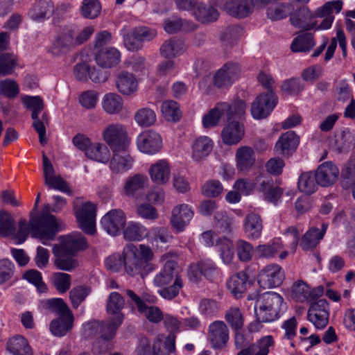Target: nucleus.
I'll return each mask as SVG.
<instances>
[{
	"mask_svg": "<svg viewBox=\"0 0 355 355\" xmlns=\"http://www.w3.org/2000/svg\"><path fill=\"white\" fill-rule=\"evenodd\" d=\"M154 257V252L149 245L128 244L124 247L122 255H110L105 260V265L112 272H119L123 267L128 275L144 279L155 270L150 263Z\"/></svg>",
	"mask_w": 355,
	"mask_h": 355,
	"instance_id": "f257e3e1",
	"label": "nucleus"
},
{
	"mask_svg": "<svg viewBox=\"0 0 355 355\" xmlns=\"http://www.w3.org/2000/svg\"><path fill=\"white\" fill-rule=\"evenodd\" d=\"M60 230L56 218L49 213V205L46 206L37 216H31L29 225L26 220H21L19 228L11 239L15 244L23 243L28 237L29 232L32 236L39 239L44 245H48L50 241L53 240L56 233Z\"/></svg>",
	"mask_w": 355,
	"mask_h": 355,
	"instance_id": "f03ea898",
	"label": "nucleus"
},
{
	"mask_svg": "<svg viewBox=\"0 0 355 355\" xmlns=\"http://www.w3.org/2000/svg\"><path fill=\"white\" fill-rule=\"evenodd\" d=\"M178 254L168 252L161 257L164 263L162 269L155 275L153 284L161 288L158 293L165 300H172L177 297L183 287L180 269L176 262Z\"/></svg>",
	"mask_w": 355,
	"mask_h": 355,
	"instance_id": "7ed1b4c3",
	"label": "nucleus"
},
{
	"mask_svg": "<svg viewBox=\"0 0 355 355\" xmlns=\"http://www.w3.org/2000/svg\"><path fill=\"white\" fill-rule=\"evenodd\" d=\"M284 300L275 292L263 294L257 301L254 312L257 320L262 322H269L279 318L283 311Z\"/></svg>",
	"mask_w": 355,
	"mask_h": 355,
	"instance_id": "20e7f679",
	"label": "nucleus"
},
{
	"mask_svg": "<svg viewBox=\"0 0 355 355\" xmlns=\"http://www.w3.org/2000/svg\"><path fill=\"white\" fill-rule=\"evenodd\" d=\"M46 306L55 312L59 318L50 324V330L55 336H63L73 327V315L61 298H53L46 302Z\"/></svg>",
	"mask_w": 355,
	"mask_h": 355,
	"instance_id": "39448f33",
	"label": "nucleus"
},
{
	"mask_svg": "<svg viewBox=\"0 0 355 355\" xmlns=\"http://www.w3.org/2000/svg\"><path fill=\"white\" fill-rule=\"evenodd\" d=\"M102 138L111 150L129 147L131 141L125 126L120 123H112L106 125L103 130Z\"/></svg>",
	"mask_w": 355,
	"mask_h": 355,
	"instance_id": "423d86ee",
	"label": "nucleus"
},
{
	"mask_svg": "<svg viewBox=\"0 0 355 355\" xmlns=\"http://www.w3.org/2000/svg\"><path fill=\"white\" fill-rule=\"evenodd\" d=\"M128 149V147L112 149V155L108 162L109 168L112 174H123L132 168L135 159Z\"/></svg>",
	"mask_w": 355,
	"mask_h": 355,
	"instance_id": "0eeeda50",
	"label": "nucleus"
},
{
	"mask_svg": "<svg viewBox=\"0 0 355 355\" xmlns=\"http://www.w3.org/2000/svg\"><path fill=\"white\" fill-rule=\"evenodd\" d=\"M125 305V300L123 297L117 292H112L107 300L106 310L109 315H112V318L107 320L110 324V335H115L116 331L118 327L121 324L124 315L121 313L122 309Z\"/></svg>",
	"mask_w": 355,
	"mask_h": 355,
	"instance_id": "6e6552de",
	"label": "nucleus"
},
{
	"mask_svg": "<svg viewBox=\"0 0 355 355\" xmlns=\"http://www.w3.org/2000/svg\"><path fill=\"white\" fill-rule=\"evenodd\" d=\"M136 144L138 150L141 153L154 155L162 148V138L159 134L152 130H144L137 137Z\"/></svg>",
	"mask_w": 355,
	"mask_h": 355,
	"instance_id": "1a4fd4ad",
	"label": "nucleus"
},
{
	"mask_svg": "<svg viewBox=\"0 0 355 355\" xmlns=\"http://www.w3.org/2000/svg\"><path fill=\"white\" fill-rule=\"evenodd\" d=\"M322 293L323 288L322 287L311 289L305 282L301 280L294 282L291 288L286 290V295L291 300L300 302H313L320 297Z\"/></svg>",
	"mask_w": 355,
	"mask_h": 355,
	"instance_id": "9d476101",
	"label": "nucleus"
},
{
	"mask_svg": "<svg viewBox=\"0 0 355 355\" xmlns=\"http://www.w3.org/2000/svg\"><path fill=\"white\" fill-rule=\"evenodd\" d=\"M189 8H183L179 2L175 4L179 10L190 11L195 19L201 23H210L217 20L218 11L210 4L194 0Z\"/></svg>",
	"mask_w": 355,
	"mask_h": 355,
	"instance_id": "9b49d317",
	"label": "nucleus"
},
{
	"mask_svg": "<svg viewBox=\"0 0 355 355\" xmlns=\"http://www.w3.org/2000/svg\"><path fill=\"white\" fill-rule=\"evenodd\" d=\"M76 217L79 227L88 234L96 232V207L90 202H86L76 207Z\"/></svg>",
	"mask_w": 355,
	"mask_h": 355,
	"instance_id": "f8f14e48",
	"label": "nucleus"
},
{
	"mask_svg": "<svg viewBox=\"0 0 355 355\" xmlns=\"http://www.w3.org/2000/svg\"><path fill=\"white\" fill-rule=\"evenodd\" d=\"M329 316V307L326 300L320 299L311 302L307 319L316 329H324L328 324Z\"/></svg>",
	"mask_w": 355,
	"mask_h": 355,
	"instance_id": "ddd939ff",
	"label": "nucleus"
},
{
	"mask_svg": "<svg viewBox=\"0 0 355 355\" xmlns=\"http://www.w3.org/2000/svg\"><path fill=\"white\" fill-rule=\"evenodd\" d=\"M277 103V97L272 91H268L266 94H261L252 104L251 114L252 117L255 119H261L268 116Z\"/></svg>",
	"mask_w": 355,
	"mask_h": 355,
	"instance_id": "4468645a",
	"label": "nucleus"
},
{
	"mask_svg": "<svg viewBox=\"0 0 355 355\" xmlns=\"http://www.w3.org/2000/svg\"><path fill=\"white\" fill-rule=\"evenodd\" d=\"M284 279V271L278 264L265 266L258 275L259 285L264 288H275L282 284Z\"/></svg>",
	"mask_w": 355,
	"mask_h": 355,
	"instance_id": "2eb2a0df",
	"label": "nucleus"
},
{
	"mask_svg": "<svg viewBox=\"0 0 355 355\" xmlns=\"http://www.w3.org/2000/svg\"><path fill=\"white\" fill-rule=\"evenodd\" d=\"M126 216L121 209H112L105 214L101 220L103 228L110 235H118L124 229Z\"/></svg>",
	"mask_w": 355,
	"mask_h": 355,
	"instance_id": "dca6fc26",
	"label": "nucleus"
},
{
	"mask_svg": "<svg viewBox=\"0 0 355 355\" xmlns=\"http://www.w3.org/2000/svg\"><path fill=\"white\" fill-rule=\"evenodd\" d=\"M255 252L259 258L267 259H271L277 255L280 260H284L289 255V251L284 249L280 238H275L269 243L257 245Z\"/></svg>",
	"mask_w": 355,
	"mask_h": 355,
	"instance_id": "f3484780",
	"label": "nucleus"
},
{
	"mask_svg": "<svg viewBox=\"0 0 355 355\" xmlns=\"http://www.w3.org/2000/svg\"><path fill=\"white\" fill-rule=\"evenodd\" d=\"M193 217L192 208L189 205L181 204L172 209L170 223L175 231L181 232L189 225Z\"/></svg>",
	"mask_w": 355,
	"mask_h": 355,
	"instance_id": "a211bd4d",
	"label": "nucleus"
},
{
	"mask_svg": "<svg viewBox=\"0 0 355 355\" xmlns=\"http://www.w3.org/2000/svg\"><path fill=\"white\" fill-rule=\"evenodd\" d=\"M315 13L313 14L306 6L294 10L290 17L291 24L298 28L312 30L316 28Z\"/></svg>",
	"mask_w": 355,
	"mask_h": 355,
	"instance_id": "6ab92c4d",
	"label": "nucleus"
},
{
	"mask_svg": "<svg viewBox=\"0 0 355 355\" xmlns=\"http://www.w3.org/2000/svg\"><path fill=\"white\" fill-rule=\"evenodd\" d=\"M208 338L212 347L221 349L229 340V329L223 321H214L209 327Z\"/></svg>",
	"mask_w": 355,
	"mask_h": 355,
	"instance_id": "aec40b11",
	"label": "nucleus"
},
{
	"mask_svg": "<svg viewBox=\"0 0 355 355\" xmlns=\"http://www.w3.org/2000/svg\"><path fill=\"white\" fill-rule=\"evenodd\" d=\"M148 175L155 184L165 185L171 178V166L166 159H159L150 166Z\"/></svg>",
	"mask_w": 355,
	"mask_h": 355,
	"instance_id": "412c9836",
	"label": "nucleus"
},
{
	"mask_svg": "<svg viewBox=\"0 0 355 355\" xmlns=\"http://www.w3.org/2000/svg\"><path fill=\"white\" fill-rule=\"evenodd\" d=\"M239 72L236 64H226L215 73L213 83L219 88L229 87L237 79Z\"/></svg>",
	"mask_w": 355,
	"mask_h": 355,
	"instance_id": "4be33fe9",
	"label": "nucleus"
},
{
	"mask_svg": "<svg viewBox=\"0 0 355 355\" xmlns=\"http://www.w3.org/2000/svg\"><path fill=\"white\" fill-rule=\"evenodd\" d=\"M214 141L209 137L201 135L193 139L191 143V157L195 162L205 159L212 151Z\"/></svg>",
	"mask_w": 355,
	"mask_h": 355,
	"instance_id": "5701e85b",
	"label": "nucleus"
},
{
	"mask_svg": "<svg viewBox=\"0 0 355 355\" xmlns=\"http://www.w3.org/2000/svg\"><path fill=\"white\" fill-rule=\"evenodd\" d=\"M75 29L71 27L64 28L53 41L50 51L55 55L64 53L75 44Z\"/></svg>",
	"mask_w": 355,
	"mask_h": 355,
	"instance_id": "b1692460",
	"label": "nucleus"
},
{
	"mask_svg": "<svg viewBox=\"0 0 355 355\" xmlns=\"http://www.w3.org/2000/svg\"><path fill=\"white\" fill-rule=\"evenodd\" d=\"M317 183L323 187L332 185L338 179L339 170L331 162H326L320 164L315 171Z\"/></svg>",
	"mask_w": 355,
	"mask_h": 355,
	"instance_id": "393cba45",
	"label": "nucleus"
},
{
	"mask_svg": "<svg viewBox=\"0 0 355 355\" xmlns=\"http://www.w3.org/2000/svg\"><path fill=\"white\" fill-rule=\"evenodd\" d=\"M53 246L58 247L61 250L70 254H75L78 251L87 248L85 237L79 232H74L60 238V243Z\"/></svg>",
	"mask_w": 355,
	"mask_h": 355,
	"instance_id": "a878e982",
	"label": "nucleus"
},
{
	"mask_svg": "<svg viewBox=\"0 0 355 355\" xmlns=\"http://www.w3.org/2000/svg\"><path fill=\"white\" fill-rule=\"evenodd\" d=\"M245 135V127L238 121H229L221 131V139L228 146L236 145Z\"/></svg>",
	"mask_w": 355,
	"mask_h": 355,
	"instance_id": "bb28decb",
	"label": "nucleus"
},
{
	"mask_svg": "<svg viewBox=\"0 0 355 355\" xmlns=\"http://www.w3.org/2000/svg\"><path fill=\"white\" fill-rule=\"evenodd\" d=\"M117 91L123 96H132L138 90V81L134 74L128 71L119 72L115 80Z\"/></svg>",
	"mask_w": 355,
	"mask_h": 355,
	"instance_id": "cd10ccee",
	"label": "nucleus"
},
{
	"mask_svg": "<svg viewBox=\"0 0 355 355\" xmlns=\"http://www.w3.org/2000/svg\"><path fill=\"white\" fill-rule=\"evenodd\" d=\"M121 60V52L115 47L109 46L95 52V61L103 68H111L119 64Z\"/></svg>",
	"mask_w": 355,
	"mask_h": 355,
	"instance_id": "c85d7f7f",
	"label": "nucleus"
},
{
	"mask_svg": "<svg viewBox=\"0 0 355 355\" xmlns=\"http://www.w3.org/2000/svg\"><path fill=\"white\" fill-rule=\"evenodd\" d=\"M44 182L50 189L65 192L68 190L66 182L55 175L54 168L47 157L43 155Z\"/></svg>",
	"mask_w": 355,
	"mask_h": 355,
	"instance_id": "c756f323",
	"label": "nucleus"
},
{
	"mask_svg": "<svg viewBox=\"0 0 355 355\" xmlns=\"http://www.w3.org/2000/svg\"><path fill=\"white\" fill-rule=\"evenodd\" d=\"M254 7H257L255 0H230L224 5L227 13L239 18L249 15Z\"/></svg>",
	"mask_w": 355,
	"mask_h": 355,
	"instance_id": "7c9ffc66",
	"label": "nucleus"
},
{
	"mask_svg": "<svg viewBox=\"0 0 355 355\" xmlns=\"http://www.w3.org/2000/svg\"><path fill=\"white\" fill-rule=\"evenodd\" d=\"M54 12L51 0H37L30 8L28 15L33 21L42 22L49 19Z\"/></svg>",
	"mask_w": 355,
	"mask_h": 355,
	"instance_id": "2f4dec72",
	"label": "nucleus"
},
{
	"mask_svg": "<svg viewBox=\"0 0 355 355\" xmlns=\"http://www.w3.org/2000/svg\"><path fill=\"white\" fill-rule=\"evenodd\" d=\"M257 182H260L258 189L263 193L264 198L273 203H276L281 198L282 190L278 187H274L272 180L260 173L256 176Z\"/></svg>",
	"mask_w": 355,
	"mask_h": 355,
	"instance_id": "473e14b6",
	"label": "nucleus"
},
{
	"mask_svg": "<svg viewBox=\"0 0 355 355\" xmlns=\"http://www.w3.org/2000/svg\"><path fill=\"white\" fill-rule=\"evenodd\" d=\"M52 252L55 257L54 265L57 269L70 272L78 267L79 261L74 254L62 251L57 246L53 247Z\"/></svg>",
	"mask_w": 355,
	"mask_h": 355,
	"instance_id": "72a5a7b5",
	"label": "nucleus"
},
{
	"mask_svg": "<svg viewBox=\"0 0 355 355\" xmlns=\"http://www.w3.org/2000/svg\"><path fill=\"white\" fill-rule=\"evenodd\" d=\"M299 142V137L293 131H288L281 135L275 150L279 154L288 155L297 148Z\"/></svg>",
	"mask_w": 355,
	"mask_h": 355,
	"instance_id": "f704fd0d",
	"label": "nucleus"
},
{
	"mask_svg": "<svg viewBox=\"0 0 355 355\" xmlns=\"http://www.w3.org/2000/svg\"><path fill=\"white\" fill-rule=\"evenodd\" d=\"M235 157L237 170L241 173L248 172L255 162L254 150L246 146H241L236 150Z\"/></svg>",
	"mask_w": 355,
	"mask_h": 355,
	"instance_id": "c9c22d12",
	"label": "nucleus"
},
{
	"mask_svg": "<svg viewBox=\"0 0 355 355\" xmlns=\"http://www.w3.org/2000/svg\"><path fill=\"white\" fill-rule=\"evenodd\" d=\"M101 107L110 115L119 114L124 109L123 99L115 92L107 93L102 98Z\"/></svg>",
	"mask_w": 355,
	"mask_h": 355,
	"instance_id": "e433bc0d",
	"label": "nucleus"
},
{
	"mask_svg": "<svg viewBox=\"0 0 355 355\" xmlns=\"http://www.w3.org/2000/svg\"><path fill=\"white\" fill-rule=\"evenodd\" d=\"M227 102L218 103L202 118V123L205 128H211L217 126L221 118L225 116V111L228 109Z\"/></svg>",
	"mask_w": 355,
	"mask_h": 355,
	"instance_id": "4c0bfd02",
	"label": "nucleus"
},
{
	"mask_svg": "<svg viewBox=\"0 0 355 355\" xmlns=\"http://www.w3.org/2000/svg\"><path fill=\"white\" fill-rule=\"evenodd\" d=\"M123 237L130 241H141L149 235V230L139 222L130 221L123 229Z\"/></svg>",
	"mask_w": 355,
	"mask_h": 355,
	"instance_id": "58836bf2",
	"label": "nucleus"
},
{
	"mask_svg": "<svg viewBox=\"0 0 355 355\" xmlns=\"http://www.w3.org/2000/svg\"><path fill=\"white\" fill-rule=\"evenodd\" d=\"M148 178L142 174L137 173L126 179L123 185V193L125 196L133 197L136 193L148 185Z\"/></svg>",
	"mask_w": 355,
	"mask_h": 355,
	"instance_id": "ea45409f",
	"label": "nucleus"
},
{
	"mask_svg": "<svg viewBox=\"0 0 355 355\" xmlns=\"http://www.w3.org/2000/svg\"><path fill=\"white\" fill-rule=\"evenodd\" d=\"M243 228L248 239L253 240L259 239L262 232V222L260 216L254 213L248 214L245 218Z\"/></svg>",
	"mask_w": 355,
	"mask_h": 355,
	"instance_id": "a19ab883",
	"label": "nucleus"
},
{
	"mask_svg": "<svg viewBox=\"0 0 355 355\" xmlns=\"http://www.w3.org/2000/svg\"><path fill=\"white\" fill-rule=\"evenodd\" d=\"M109 323L107 322L92 321L83 325L84 334L87 336L100 334L104 341L112 339L114 335H110Z\"/></svg>",
	"mask_w": 355,
	"mask_h": 355,
	"instance_id": "79ce46f5",
	"label": "nucleus"
},
{
	"mask_svg": "<svg viewBox=\"0 0 355 355\" xmlns=\"http://www.w3.org/2000/svg\"><path fill=\"white\" fill-rule=\"evenodd\" d=\"M185 50V44L182 40L171 38L162 44L159 52L162 57L170 59L182 54Z\"/></svg>",
	"mask_w": 355,
	"mask_h": 355,
	"instance_id": "37998d69",
	"label": "nucleus"
},
{
	"mask_svg": "<svg viewBox=\"0 0 355 355\" xmlns=\"http://www.w3.org/2000/svg\"><path fill=\"white\" fill-rule=\"evenodd\" d=\"M85 155L93 161L107 164L110 158V150L105 144L96 142L92 144L87 149Z\"/></svg>",
	"mask_w": 355,
	"mask_h": 355,
	"instance_id": "c03bdc74",
	"label": "nucleus"
},
{
	"mask_svg": "<svg viewBox=\"0 0 355 355\" xmlns=\"http://www.w3.org/2000/svg\"><path fill=\"white\" fill-rule=\"evenodd\" d=\"M248 278L247 274L243 271L239 272L229 278L227 282V288L236 298L241 297L242 293L245 291Z\"/></svg>",
	"mask_w": 355,
	"mask_h": 355,
	"instance_id": "a18cd8bd",
	"label": "nucleus"
},
{
	"mask_svg": "<svg viewBox=\"0 0 355 355\" xmlns=\"http://www.w3.org/2000/svg\"><path fill=\"white\" fill-rule=\"evenodd\" d=\"M7 349L12 355L33 354V350L27 340L20 335L15 336L8 340Z\"/></svg>",
	"mask_w": 355,
	"mask_h": 355,
	"instance_id": "49530a36",
	"label": "nucleus"
},
{
	"mask_svg": "<svg viewBox=\"0 0 355 355\" xmlns=\"http://www.w3.org/2000/svg\"><path fill=\"white\" fill-rule=\"evenodd\" d=\"M327 228V225L322 224L321 230L315 227L309 229L302 238L300 243L301 247L304 250H309L315 248L319 241L323 238Z\"/></svg>",
	"mask_w": 355,
	"mask_h": 355,
	"instance_id": "de8ad7c7",
	"label": "nucleus"
},
{
	"mask_svg": "<svg viewBox=\"0 0 355 355\" xmlns=\"http://www.w3.org/2000/svg\"><path fill=\"white\" fill-rule=\"evenodd\" d=\"M315 42L311 33H304L295 37L291 44L293 52H309L314 46Z\"/></svg>",
	"mask_w": 355,
	"mask_h": 355,
	"instance_id": "09e8293b",
	"label": "nucleus"
},
{
	"mask_svg": "<svg viewBox=\"0 0 355 355\" xmlns=\"http://www.w3.org/2000/svg\"><path fill=\"white\" fill-rule=\"evenodd\" d=\"M21 101L24 107L31 112V118L36 119L44 107L43 98L40 96L22 94Z\"/></svg>",
	"mask_w": 355,
	"mask_h": 355,
	"instance_id": "8fccbe9b",
	"label": "nucleus"
},
{
	"mask_svg": "<svg viewBox=\"0 0 355 355\" xmlns=\"http://www.w3.org/2000/svg\"><path fill=\"white\" fill-rule=\"evenodd\" d=\"M216 248L222 261L230 265L234 259V245L231 240L226 237H221L216 241Z\"/></svg>",
	"mask_w": 355,
	"mask_h": 355,
	"instance_id": "3c124183",
	"label": "nucleus"
},
{
	"mask_svg": "<svg viewBox=\"0 0 355 355\" xmlns=\"http://www.w3.org/2000/svg\"><path fill=\"white\" fill-rule=\"evenodd\" d=\"M294 10V6L291 3H281L270 6L267 9V17L271 20H280L291 16Z\"/></svg>",
	"mask_w": 355,
	"mask_h": 355,
	"instance_id": "603ef678",
	"label": "nucleus"
},
{
	"mask_svg": "<svg viewBox=\"0 0 355 355\" xmlns=\"http://www.w3.org/2000/svg\"><path fill=\"white\" fill-rule=\"evenodd\" d=\"M134 119L139 127L147 128L155 123L157 116L153 110L149 107H141L135 113Z\"/></svg>",
	"mask_w": 355,
	"mask_h": 355,
	"instance_id": "864d4df0",
	"label": "nucleus"
},
{
	"mask_svg": "<svg viewBox=\"0 0 355 355\" xmlns=\"http://www.w3.org/2000/svg\"><path fill=\"white\" fill-rule=\"evenodd\" d=\"M316 176L314 173L306 172L302 173L298 179L299 190L306 194H311L318 189Z\"/></svg>",
	"mask_w": 355,
	"mask_h": 355,
	"instance_id": "5fc2aeb1",
	"label": "nucleus"
},
{
	"mask_svg": "<svg viewBox=\"0 0 355 355\" xmlns=\"http://www.w3.org/2000/svg\"><path fill=\"white\" fill-rule=\"evenodd\" d=\"M15 221L11 214L0 210V235L4 237H12L14 234Z\"/></svg>",
	"mask_w": 355,
	"mask_h": 355,
	"instance_id": "6e6d98bb",
	"label": "nucleus"
},
{
	"mask_svg": "<svg viewBox=\"0 0 355 355\" xmlns=\"http://www.w3.org/2000/svg\"><path fill=\"white\" fill-rule=\"evenodd\" d=\"M161 111L167 121H178L181 117V111L178 103L172 100L163 102Z\"/></svg>",
	"mask_w": 355,
	"mask_h": 355,
	"instance_id": "4d7b16f0",
	"label": "nucleus"
},
{
	"mask_svg": "<svg viewBox=\"0 0 355 355\" xmlns=\"http://www.w3.org/2000/svg\"><path fill=\"white\" fill-rule=\"evenodd\" d=\"M171 239V235L164 227H152L147 236L148 241L155 246H158L159 243H167Z\"/></svg>",
	"mask_w": 355,
	"mask_h": 355,
	"instance_id": "13d9d810",
	"label": "nucleus"
},
{
	"mask_svg": "<svg viewBox=\"0 0 355 355\" xmlns=\"http://www.w3.org/2000/svg\"><path fill=\"white\" fill-rule=\"evenodd\" d=\"M101 11V5L98 0H83L80 8L81 15L88 19L97 17Z\"/></svg>",
	"mask_w": 355,
	"mask_h": 355,
	"instance_id": "bf43d9fd",
	"label": "nucleus"
},
{
	"mask_svg": "<svg viewBox=\"0 0 355 355\" xmlns=\"http://www.w3.org/2000/svg\"><path fill=\"white\" fill-rule=\"evenodd\" d=\"M236 252L237 257L241 261L248 262L253 257L254 248L248 241L240 239L236 243Z\"/></svg>",
	"mask_w": 355,
	"mask_h": 355,
	"instance_id": "052dcab7",
	"label": "nucleus"
},
{
	"mask_svg": "<svg viewBox=\"0 0 355 355\" xmlns=\"http://www.w3.org/2000/svg\"><path fill=\"white\" fill-rule=\"evenodd\" d=\"M228 109L225 111V116L228 121L241 118L246 111V105L242 100H236L231 104L227 103Z\"/></svg>",
	"mask_w": 355,
	"mask_h": 355,
	"instance_id": "680f3d73",
	"label": "nucleus"
},
{
	"mask_svg": "<svg viewBox=\"0 0 355 355\" xmlns=\"http://www.w3.org/2000/svg\"><path fill=\"white\" fill-rule=\"evenodd\" d=\"M260 182H257L256 177L254 180L248 178L238 179L233 185V189L238 191L241 195L249 196L252 194L257 187V185Z\"/></svg>",
	"mask_w": 355,
	"mask_h": 355,
	"instance_id": "e2e57ef3",
	"label": "nucleus"
},
{
	"mask_svg": "<svg viewBox=\"0 0 355 355\" xmlns=\"http://www.w3.org/2000/svg\"><path fill=\"white\" fill-rule=\"evenodd\" d=\"M15 271V264L10 259H0V285L10 282L14 277Z\"/></svg>",
	"mask_w": 355,
	"mask_h": 355,
	"instance_id": "0e129e2a",
	"label": "nucleus"
},
{
	"mask_svg": "<svg viewBox=\"0 0 355 355\" xmlns=\"http://www.w3.org/2000/svg\"><path fill=\"white\" fill-rule=\"evenodd\" d=\"M202 193L209 198H216L223 191L222 183L217 180H207L202 187Z\"/></svg>",
	"mask_w": 355,
	"mask_h": 355,
	"instance_id": "69168bd1",
	"label": "nucleus"
},
{
	"mask_svg": "<svg viewBox=\"0 0 355 355\" xmlns=\"http://www.w3.org/2000/svg\"><path fill=\"white\" fill-rule=\"evenodd\" d=\"M225 318L232 329H239L243 325V317L237 307H231L225 313Z\"/></svg>",
	"mask_w": 355,
	"mask_h": 355,
	"instance_id": "338daca9",
	"label": "nucleus"
},
{
	"mask_svg": "<svg viewBox=\"0 0 355 355\" xmlns=\"http://www.w3.org/2000/svg\"><path fill=\"white\" fill-rule=\"evenodd\" d=\"M160 345L161 341L158 340L155 343L153 349H151L148 340L145 337H142L138 341L135 354L137 355H151L152 354L157 355L159 351V349H157V347L159 348Z\"/></svg>",
	"mask_w": 355,
	"mask_h": 355,
	"instance_id": "774afa93",
	"label": "nucleus"
}]
</instances>
